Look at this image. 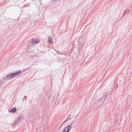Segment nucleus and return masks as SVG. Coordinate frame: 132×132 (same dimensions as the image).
I'll list each match as a JSON object with an SVG mask.
<instances>
[{
  "label": "nucleus",
  "mask_w": 132,
  "mask_h": 132,
  "mask_svg": "<svg viewBox=\"0 0 132 132\" xmlns=\"http://www.w3.org/2000/svg\"><path fill=\"white\" fill-rule=\"evenodd\" d=\"M39 1L40 3V4L42 5V4L41 3V1L40 0H39Z\"/></svg>",
  "instance_id": "ddd939ff"
},
{
  "label": "nucleus",
  "mask_w": 132,
  "mask_h": 132,
  "mask_svg": "<svg viewBox=\"0 0 132 132\" xmlns=\"http://www.w3.org/2000/svg\"><path fill=\"white\" fill-rule=\"evenodd\" d=\"M18 121H19V120L18 119L17 120H16V121H15V124H17V123H18Z\"/></svg>",
  "instance_id": "f8f14e48"
},
{
  "label": "nucleus",
  "mask_w": 132,
  "mask_h": 132,
  "mask_svg": "<svg viewBox=\"0 0 132 132\" xmlns=\"http://www.w3.org/2000/svg\"><path fill=\"white\" fill-rule=\"evenodd\" d=\"M73 124V121H72L71 124V125H70L71 126V125H72V124Z\"/></svg>",
  "instance_id": "4468645a"
},
{
  "label": "nucleus",
  "mask_w": 132,
  "mask_h": 132,
  "mask_svg": "<svg viewBox=\"0 0 132 132\" xmlns=\"http://www.w3.org/2000/svg\"><path fill=\"white\" fill-rule=\"evenodd\" d=\"M21 73V71H19L18 72H16L14 73H12L7 75L6 76V78L8 79H10L17 76Z\"/></svg>",
  "instance_id": "f257e3e1"
},
{
  "label": "nucleus",
  "mask_w": 132,
  "mask_h": 132,
  "mask_svg": "<svg viewBox=\"0 0 132 132\" xmlns=\"http://www.w3.org/2000/svg\"><path fill=\"white\" fill-rule=\"evenodd\" d=\"M24 6H25V7H27V6H26V5H24Z\"/></svg>",
  "instance_id": "a211bd4d"
},
{
  "label": "nucleus",
  "mask_w": 132,
  "mask_h": 132,
  "mask_svg": "<svg viewBox=\"0 0 132 132\" xmlns=\"http://www.w3.org/2000/svg\"><path fill=\"white\" fill-rule=\"evenodd\" d=\"M17 110L15 107L13 108L10 110V112H15Z\"/></svg>",
  "instance_id": "423d86ee"
},
{
  "label": "nucleus",
  "mask_w": 132,
  "mask_h": 132,
  "mask_svg": "<svg viewBox=\"0 0 132 132\" xmlns=\"http://www.w3.org/2000/svg\"><path fill=\"white\" fill-rule=\"evenodd\" d=\"M107 94V93L106 92H105L103 95V96L102 98L100 100V101H102L103 100H105V98L106 97V95Z\"/></svg>",
  "instance_id": "39448f33"
},
{
  "label": "nucleus",
  "mask_w": 132,
  "mask_h": 132,
  "mask_svg": "<svg viewBox=\"0 0 132 132\" xmlns=\"http://www.w3.org/2000/svg\"><path fill=\"white\" fill-rule=\"evenodd\" d=\"M48 41L50 43H52V38L50 37H48Z\"/></svg>",
  "instance_id": "6e6552de"
},
{
  "label": "nucleus",
  "mask_w": 132,
  "mask_h": 132,
  "mask_svg": "<svg viewBox=\"0 0 132 132\" xmlns=\"http://www.w3.org/2000/svg\"><path fill=\"white\" fill-rule=\"evenodd\" d=\"M34 56V55H32L31 56V57H33Z\"/></svg>",
  "instance_id": "dca6fc26"
},
{
  "label": "nucleus",
  "mask_w": 132,
  "mask_h": 132,
  "mask_svg": "<svg viewBox=\"0 0 132 132\" xmlns=\"http://www.w3.org/2000/svg\"><path fill=\"white\" fill-rule=\"evenodd\" d=\"M27 96H25L23 98L22 100L23 101L24 100H25V101H26L27 100Z\"/></svg>",
  "instance_id": "9d476101"
},
{
  "label": "nucleus",
  "mask_w": 132,
  "mask_h": 132,
  "mask_svg": "<svg viewBox=\"0 0 132 132\" xmlns=\"http://www.w3.org/2000/svg\"><path fill=\"white\" fill-rule=\"evenodd\" d=\"M129 10H126L123 13V16H125L126 14H128L129 12Z\"/></svg>",
  "instance_id": "1a4fd4ad"
},
{
  "label": "nucleus",
  "mask_w": 132,
  "mask_h": 132,
  "mask_svg": "<svg viewBox=\"0 0 132 132\" xmlns=\"http://www.w3.org/2000/svg\"><path fill=\"white\" fill-rule=\"evenodd\" d=\"M116 85H117V88H116H116H117V86H118V84H116Z\"/></svg>",
  "instance_id": "f3484780"
},
{
  "label": "nucleus",
  "mask_w": 132,
  "mask_h": 132,
  "mask_svg": "<svg viewBox=\"0 0 132 132\" xmlns=\"http://www.w3.org/2000/svg\"><path fill=\"white\" fill-rule=\"evenodd\" d=\"M85 38L84 36H81L79 38L78 40L79 44L80 45V47L82 48L84 45L85 42Z\"/></svg>",
  "instance_id": "f03ea898"
},
{
  "label": "nucleus",
  "mask_w": 132,
  "mask_h": 132,
  "mask_svg": "<svg viewBox=\"0 0 132 132\" xmlns=\"http://www.w3.org/2000/svg\"><path fill=\"white\" fill-rule=\"evenodd\" d=\"M39 42V40L37 39L33 38L32 39L31 44L30 46H32L34 45H36Z\"/></svg>",
  "instance_id": "7ed1b4c3"
},
{
  "label": "nucleus",
  "mask_w": 132,
  "mask_h": 132,
  "mask_svg": "<svg viewBox=\"0 0 132 132\" xmlns=\"http://www.w3.org/2000/svg\"><path fill=\"white\" fill-rule=\"evenodd\" d=\"M122 78L123 79H124V78H123V77H120V78Z\"/></svg>",
  "instance_id": "2eb2a0df"
},
{
  "label": "nucleus",
  "mask_w": 132,
  "mask_h": 132,
  "mask_svg": "<svg viewBox=\"0 0 132 132\" xmlns=\"http://www.w3.org/2000/svg\"><path fill=\"white\" fill-rule=\"evenodd\" d=\"M72 117V116L70 114L68 116V117L66 119H67V120L68 121L69 119H70Z\"/></svg>",
  "instance_id": "0eeeda50"
},
{
  "label": "nucleus",
  "mask_w": 132,
  "mask_h": 132,
  "mask_svg": "<svg viewBox=\"0 0 132 132\" xmlns=\"http://www.w3.org/2000/svg\"><path fill=\"white\" fill-rule=\"evenodd\" d=\"M71 129V126L69 125L64 128L62 132H69Z\"/></svg>",
  "instance_id": "20e7f679"
},
{
  "label": "nucleus",
  "mask_w": 132,
  "mask_h": 132,
  "mask_svg": "<svg viewBox=\"0 0 132 132\" xmlns=\"http://www.w3.org/2000/svg\"><path fill=\"white\" fill-rule=\"evenodd\" d=\"M67 121H68L67 120V119H66L63 122V123L62 124V125H63L64 123H66V122H67Z\"/></svg>",
  "instance_id": "9b49d317"
}]
</instances>
